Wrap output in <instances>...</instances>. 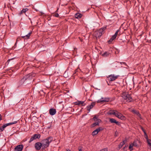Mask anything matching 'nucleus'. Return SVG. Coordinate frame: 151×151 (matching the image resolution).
<instances>
[{"label":"nucleus","mask_w":151,"mask_h":151,"mask_svg":"<svg viewBox=\"0 0 151 151\" xmlns=\"http://www.w3.org/2000/svg\"><path fill=\"white\" fill-rule=\"evenodd\" d=\"M12 59H9V60H7V62H8V63H9V62L11 60H12Z\"/></svg>","instance_id":"f704fd0d"},{"label":"nucleus","mask_w":151,"mask_h":151,"mask_svg":"<svg viewBox=\"0 0 151 151\" xmlns=\"http://www.w3.org/2000/svg\"><path fill=\"white\" fill-rule=\"evenodd\" d=\"M119 75L115 76L114 74H111L109 76V80L110 81H113L115 80L119 77Z\"/></svg>","instance_id":"1a4fd4ad"},{"label":"nucleus","mask_w":151,"mask_h":151,"mask_svg":"<svg viewBox=\"0 0 151 151\" xmlns=\"http://www.w3.org/2000/svg\"><path fill=\"white\" fill-rule=\"evenodd\" d=\"M132 112L134 114H137L139 118H141L140 114L138 111L134 110H132Z\"/></svg>","instance_id":"aec40b11"},{"label":"nucleus","mask_w":151,"mask_h":151,"mask_svg":"<svg viewBox=\"0 0 151 151\" xmlns=\"http://www.w3.org/2000/svg\"><path fill=\"white\" fill-rule=\"evenodd\" d=\"M141 128L142 129V131H143L144 130H145L142 127H141Z\"/></svg>","instance_id":"e433bc0d"},{"label":"nucleus","mask_w":151,"mask_h":151,"mask_svg":"<svg viewBox=\"0 0 151 151\" xmlns=\"http://www.w3.org/2000/svg\"><path fill=\"white\" fill-rule=\"evenodd\" d=\"M99 132L98 131V129H96V130H94L92 133V135L93 136L97 134Z\"/></svg>","instance_id":"b1692460"},{"label":"nucleus","mask_w":151,"mask_h":151,"mask_svg":"<svg viewBox=\"0 0 151 151\" xmlns=\"http://www.w3.org/2000/svg\"><path fill=\"white\" fill-rule=\"evenodd\" d=\"M147 139V143L149 146H151V140L148 139V138Z\"/></svg>","instance_id":"a878e982"},{"label":"nucleus","mask_w":151,"mask_h":151,"mask_svg":"<svg viewBox=\"0 0 151 151\" xmlns=\"http://www.w3.org/2000/svg\"><path fill=\"white\" fill-rule=\"evenodd\" d=\"M40 137V134H35L30 139L29 142H31L34 139L37 138L39 139Z\"/></svg>","instance_id":"6e6552de"},{"label":"nucleus","mask_w":151,"mask_h":151,"mask_svg":"<svg viewBox=\"0 0 151 151\" xmlns=\"http://www.w3.org/2000/svg\"><path fill=\"white\" fill-rule=\"evenodd\" d=\"M28 10V9L27 8H26L24 9H23L19 13V15H20L23 13H25Z\"/></svg>","instance_id":"412c9836"},{"label":"nucleus","mask_w":151,"mask_h":151,"mask_svg":"<svg viewBox=\"0 0 151 151\" xmlns=\"http://www.w3.org/2000/svg\"><path fill=\"white\" fill-rule=\"evenodd\" d=\"M97 129H98V131L99 132L101 130H103L104 129V128L102 127H100Z\"/></svg>","instance_id":"cd10ccee"},{"label":"nucleus","mask_w":151,"mask_h":151,"mask_svg":"<svg viewBox=\"0 0 151 151\" xmlns=\"http://www.w3.org/2000/svg\"><path fill=\"white\" fill-rule=\"evenodd\" d=\"M75 16L76 18L80 19L82 17V15L79 13H77L75 14Z\"/></svg>","instance_id":"a211bd4d"},{"label":"nucleus","mask_w":151,"mask_h":151,"mask_svg":"<svg viewBox=\"0 0 151 151\" xmlns=\"http://www.w3.org/2000/svg\"><path fill=\"white\" fill-rule=\"evenodd\" d=\"M106 27H103L101 28L99 30L95 32L96 37V38H99L102 35L103 32L106 29Z\"/></svg>","instance_id":"20e7f679"},{"label":"nucleus","mask_w":151,"mask_h":151,"mask_svg":"<svg viewBox=\"0 0 151 151\" xmlns=\"http://www.w3.org/2000/svg\"><path fill=\"white\" fill-rule=\"evenodd\" d=\"M49 112L50 115L52 116L56 114V111L55 109L51 108L49 109Z\"/></svg>","instance_id":"f8f14e48"},{"label":"nucleus","mask_w":151,"mask_h":151,"mask_svg":"<svg viewBox=\"0 0 151 151\" xmlns=\"http://www.w3.org/2000/svg\"><path fill=\"white\" fill-rule=\"evenodd\" d=\"M35 147L36 150H40L41 147H42L41 142H38L36 143L35 145Z\"/></svg>","instance_id":"9d476101"},{"label":"nucleus","mask_w":151,"mask_h":151,"mask_svg":"<svg viewBox=\"0 0 151 151\" xmlns=\"http://www.w3.org/2000/svg\"><path fill=\"white\" fill-rule=\"evenodd\" d=\"M23 145H19L17 146L15 148V151H22L23 148Z\"/></svg>","instance_id":"9b49d317"},{"label":"nucleus","mask_w":151,"mask_h":151,"mask_svg":"<svg viewBox=\"0 0 151 151\" xmlns=\"http://www.w3.org/2000/svg\"><path fill=\"white\" fill-rule=\"evenodd\" d=\"M94 121L96 122H95L93 123L92 124L93 127H94L98 125L99 124V123L101 122V120L98 119L96 116H95L93 118Z\"/></svg>","instance_id":"0eeeda50"},{"label":"nucleus","mask_w":151,"mask_h":151,"mask_svg":"<svg viewBox=\"0 0 151 151\" xmlns=\"http://www.w3.org/2000/svg\"><path fill=\"white\" fill-rule=\"evenodd\" d=\"M109 53L108 52H106L102 54V55L103 57H106L108 56L109 55Z\"/></svg>","instance_id":"393cba45"},{"label":"nucleus","mask_w":151,"mask_h":151,"mask_svg":"<svg viewBox=\"0 0 151 151\" xmlns=\"http://www.w3.org/2000/svg\"><path fill=\"white\" fill-rule=\"evenodd\" d=\"M118 132L117 131H116L115 132L114 135L116 137V136H118Z\"/></svg>","instance_id":"c85d7f7f"},{"label":"nucleus","mask_w":151,"mask_h":151,"mask_svg":"<svg viewBox=\"0 0 151 151\" xmlns=\"http://www.w3.org/2000/svg\"><path fill=\"white\" fill-rule=\"evenodd\" d=\"M109 101V99L106 98H102L100 99L99 100L97 101V103H101L104 102H108Z\"/></svg>","instance_id":"4468645a"},{"label":"nucleus","mask_w":151,"mask_h":151,"mask_svg":"<svg viewBox=\"0 0 151 151\" xmlns=\"http://www.w3.org/2000/svg\"><path fill=\"white\" fill-rule=\"evenodd\" d=\"M95 105V103L92 102L91 104L87 106V109L89 111V112L90 111V109H92Z\"/></svg>","instance_id":"2eb2a0df"},{"label":"nucleus","mask_w":151,"mask_h":151,"mask_svg":"<svg viewBox=\"0 0 151 151\" xmlns=\"http://www.w3.org/2000/svg\"><path fill=\"white\" fill-rule=\"evenodd\" d=\"M59 16V15L58 13H56L55 14V16L56 17H58Z\"/></svg>","instance_id":"2f4dec72"},{"label":"nucleus","mask_w":151,"mask_h":151,"mask_svg":"<svg viewBox=\"0 0 151 151\" xmlns=\"http://www.w3.org/2000/svg\"><path fill=\"white\" fill-rule=\"evenodd\" d=\"M78 70V69H76L75 70V73L73 74V76H74V75L76 73V72H77Z\"/></svg>","instance_id":"473e14b6"},{"label":"nucleus","mask_w":151,"mask_h":151,"mask_svg":"<svg viewBox=\"0 0 151 151\" xmlns=\"http://www.w3.org/2000/svg\"><path fill=\"white\" fill-rule=\"evenodd\" d=\"M121 96L123 99L128 102H131L133 101V99L130 94H129L127 92H124L121 94Z\"/></svg>","instance_id":"7ed1b4c3"},{"label":"nucleus","mask_w":151,"mask_h":151,"mask_svg":"<svg viewBox=\"0 0 151 151\" xmlns=\"http://www.w3.org/2000/svg\"><path fill=\"white\" fill-rule=\"evenodd\" d=\"M17 121H15L14 122H11L9 123H7L4 124L0 128V130H1V132H2L3 131L4 128H6L7 126L13 124H15L17 123Z\"/></svg>","instance_id":"423d86ee"},{"label":"nucleus","mask_w":151,"mask_h":151,"mask_svg":"<svg viewBox=\"0 0 151 151\" xmlns=\"http://www.w3.org/2000/svg\"><path fill=\"white\" fill-rule=\"evenodd\" d=\"M53 139V138L52 137H50L42 140L41 142L42 145V149H45L48 147L52 141Z\"/></svg>","instance_id":"f257e3e1"},{"label":"nucleus","mask_w":151,"mask_h":151,"mask_svg":"<svg viewBox=\"0 0 151 151\" xmlns=\"http://www.w3.org/2000/svg\"><path fill=\"white\" fill-rule=\"evenodd\" d=\"M76 104V105H81L82 106H84L85 104L84 103V102L83 101H78L75 103Z\"/></svg>","instance_id":"f3484780"},{"label":"nucleus","mask_w":151,"mask_h":151,"mask_svg":"<svg viewBox=\"0 0 151 151\" xmlns=\"http://www.w3.org/2000/svg\"><path fill=\"white\" fill-rule=\"evenodd\" d=\"M140 143V141L138 140H135L134 141L133 143L130 144L129 146V148L130 149V150H133L132 147L133 146L135 147H138L139 145V144Z\"/></svg>","instance_id":"39448f33"},{"label":"nucleus","mask_w":151,"mask_h":151,"mask_svg":"<svg viewBox=\"0 0 151 151\" xmlns=\"http://www.w3.org/2000/svg\"><path fill=\"white\" fill-rule=\"evenodd\" d=\"M109 122L112 123H115L116 125H120V123L117 121H116V120L113 118H110L109 119Z\"/></svg>","instance_id":"ddd939ff"},{"label":"nucleus","mask_w":151,"mask_h":151,"mask_svg":"<svg viewBox=\"0 0 151 151\" xmlns=\"http://www.w3.org/2000/svg\"><path fill=\"white\" fill-rule=\"evenodd\" d=\"M28 80V79H27L25 77H24L22 78L20 82L21 84H23L24 83V82L26 80Z\"/></svg>","instance_id":"5701e85b"},{"label":"nucleus","mask_w":151,"mask_h":151,"mask_svg":"<svg viewBox=\"0 0 151 151\" xmlns=\"http://www.w3.org/2000/svg\"><path fill=\"white\" fill-rule=\"evenodd\" d=\"M144 134H145V135L146 136V137H145V138L146 139H147V134H146V132L144 133Z\"/></svg>","instance_id":"72a5a7b5"},{"label":"nucleus","mask_w":151,"mask_h":151,"mask_svg":"<svg viewBox=\"0 0 151 151\" xmlns=\"http://www.w3.org/2000/svg\"><path fill=\"white\" fill-rule=\"evenodd\" d=\"M79 151H82V150L81 149H79Z\"/></svg>","instance_id":"4c0bfd02"},{"label":"nucleus","mask_w":151,"mask_h":151,"mask_svg":"<svg viewBox=\"0 0 151 151\" xmlns=\"http://www.w3.org/2000/svg\"><path fill=\"white\" fill-rule=\"evenodd\" d=\"M119 29H118L117 30L116 32L115 33L114 35V36H115V37H116L117 35H118V32H119Z\"/></svg>","instance_id":"bb28decb"},{"label":"nucleus","mask_w":151,"mask_h":151,"mask_svg":"<svg viewBox=\"0 0 151 151\" xmlns=\"http://www.w3.org/2000/svg\"><path fill=\"white\" fill-rule=\"evenodd\" d=\"M126 141H127L126 140H123L122 142H121L120 143V144H119V149L121 148L123 146V145H124L125 143L126 142Z\"/></svg>","instance_id":"6ab92c4d"},{"label":"nucleus","mask_w":151,"mask_h":151,"mask_svg":"<svg viewBox=\"0 0 151 151\" xmlns=\"http://www.w3.org/2000/svg\"><path fill=\"white\" fill-rule=\"evenodd\" d=\"M31 34H32V32H29L28 34H27V35H25L22 36H21V37H22L25 40L28 39L29 38L30 36L31 35Z\"/></svg>","instance_id":"dca6fc26"},{"label":"nucleus","mask_w":151,"mask_h":151,"mask_svg":"<svg viewBox=\"0 0 151 151\" xmlns=\"http://www.w3.org/2000/svg\"><path fill=\"white\" fill-rule=\"evenodd\" d=\"M116 37L114 35H113L111 37V38L108 41V42L109 44H111V42Z\"/></svg>","instance_id":"4be33fe9"},{"label":"nucleus","mask_w":151,"mask_h":151,"mask_svg":"<svg viewBox=\"0 0 151 151\" xmlns=\"http://www.w3.org/2000/svg\"><path fill=\"white\" fill-rule=\"evenodd\" d=\"M120 63L121 65L124 64L125 66H127V64L126 63H125L124 62H120Z\"/></svg>","instance_id":"c756f323"},{"label":"nucleus","mask_w":151,"mask_h":151,"mask_svg":"<svg viewBox=\"0 0 151 151\" xmlns=\"http://www.w3.org/2000/svg\"><path fill=\"white\" fill-rule=\"evenodd\" d=\"M108 114L109 115L113 114L116 116L121 120H124L125 119L124 116L116 110H111L108 112Z\"/></svg>","instance_id":"f03ea898"},{"label":"nucleus","mask_w":151,"mask_h":151,"mask_svg":"<svg viewBox=\"0 0 151 151\" xmlns=\"http://www.w3.org/2000/svg\"><path fill=\"white\" fill-rule=\"evenodd\" d=\"M2 120V116L1 114H0V121Z\"/></svg>","instance_id":"c9c22d12"},{"label":"nucleus","mask_w":151,"mask_h":151,"mask_svg":"<svg viewBox=\"0 0 151 151\" xmlns=\"http://www.w3.org/2000/svg\"><path fill=\"white\" fill-rule=\"evenodd\" d=\"M143 131L144 132V133L145 132V130H144V131Z\"/></svg>","instance_id":"58836bf2"},{"label":"nucleus","mask_w":151,"mask_h":151,"mask_svg":"<svg viewBox=\"0 0 151 151\" xmlns=\"http://www.w3.org/2000/svg\"><path fill=\"white\" fill-rule=\"evenodd\" d=\"M100 151H107V149L106 148H104L102 149Z\"/></svg>","instance_id":"7c9ffc66"}]
</instances>
